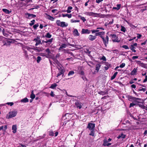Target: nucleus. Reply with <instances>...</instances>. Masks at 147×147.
I'll return each mask as SVG.
<instances>
[{"label": "nucleus", "instance_id": "1", "mask_svg": "<svg viewBox=\"0 0 147 147\" xmlns=\"http://www.w3.org/2000/svg\"><path fill=\"white\" fill-rule=\"evenodd\" d=\"M0 42H2L3 45L2 46H10L11 41H8L7 38L3 36H0Z\"/></svg>", "mask_w": 147, "mask_h": 147}, {"label": "nucleus", "instance_id": "2", "mask_svg": "<svg viewBox=\"0 0 147 147\" xmlns=\"http://www.w3.org/2000/svg\"><path fill=\"white\" fill-rule=\"evenodd\" d=\"M56 23L58 26L61 27H66L68 25V24L64 22H61L60 20H57L56 21Z\"/></svg>", "mask_w": 147, "mask_h": 147}, {"label": "nucleus", "instance_id": "3", "mask_svg": "<svg viewBox=\"0 0 147 147\" xmlns=\"http://www.w3.org/2000/svg\"><path fill=\"white\" fill-rule=\"evenodd\" d=\"M17 114V112L15 111H11L9 113V115H7L6 117L7 119H9L15 117Z\"/></svg>", "mask_w": 147, "mask_h": 147}, {"label": "nucleus", "instance_id": "4", "mask_svg": "<svg viewBox=\"0 0 147 147\" xmlns=\"http://www.w3.org/2000/svg\"><path fill=\"white\" fill-rule=\"evenodd\" d=\"M101 38L102 39L103 42L106 47H107V44L109 43V37L107 35L105 38L103 36H101Z\"/></svg>", "mask_w": 147, "mask_h": 147}, {"label": "nucleus", "instance_id": "5", "mask_svg": "<svg viewBox=\"0 0 147 147\" xmlns=\"http://www.w3.org/2000/svg\"><path fill=\"white\" fill-rule=\"evenodd\" d=\"M110 36L111 37L112 40L113 42H120V40L117 39L118 37L116 34H111Z\"/></svg>", "mask_w": 147, "mask_h": 147}, {"label": "nucleus", "instance_id": "6", "mask_svg": "<svg viewBox=\"0 0 147 147\" xmlns=\"http://www.w3.org/2000/svg\"><path fill=\"white\" fill-rule=\"evenodd\" d=\"M33 40L36 42L35 44V46H37L39 44H42V43L41 42L40 40V38L39 36H37L36 37L34 38Z\"/></svg>", "mask_w": 147, "mask_h": 147}, {"label": "nucleus", "instance_id": "7", "mask_svg": "<svg viewBox=\"0 0 147 147\" xmlns=\"http://www.w3.org/2000/svg\"><path fill=\"white\" fill-rule=\"evenodd\" d=\"M128 100L131 101H134L136 100H141V99L140 98H136L135 97H134L130 95H128Z\"/></svg>", "mask_w": 147, "mask_h": 147}, {"label": "nucleus", "instance_id": "8", "mask_svg": "<svg viewBox=\"0 0 147 147\" xmlns=\"http://www.w3.org/2000/svg\"><path fill=\"white\" fill-rule=\"evenodd\" d=\"M58 68L59 70V72L57 74V77H58L60 76L62 74H64L65 72V70L62 67L60 66H59V67H58Z\"/></svg>", "mask_w": 147, "mask_h": 147}, {"label": "nucleus", "instance_id": "9", "mask_svg": "<svg viewBox=\"0 0 147 147\" xmlns=\"http://www.w3.org/2000/svg\"><path fill=\"white\" fill-rule=\"evenodd\" d=\"M95 127V124L94 123H89L88 124L87 128H88L90 130L94 129Z\"/></svg>", "mask_w": 147, "mask_h": 147}, {"label": "nucleus", "instance_id": "10", "mask_svg": "<svg viewBox=\"0 0 147 147\" xmlns=\"http://www.w3.org/2000/svg\"><path fill=\"white\" fill-rule=\"evenodd\" d=\"M26 15L27 16L26 18L28 19H30L32 18H35L36 17V15L32 14L27 13Z\"/></svg>", "mask_w": 147, "mask_h": 147}, {"label": "nucleus", "instance_id": "11", "mask_svg": "<svg viewBox=\"0 0 147 147\" xmlns=\"http://www.w3.org/2000/svg\"><path fill=\"white\" fill-rule=\"evenodd\" d=\"M75 105L77 108L80 109L82 108L83 104L81 102L77 101L75 102Z\"/></svg>", "mask_w": 147, "mask_h": 147}, {"label": "nucleus", "instance_id": "12", "mask_svg": "<svg viewBox=\"0 0 147 147\" xmlns=\"http://www.w3.org/2000/svg\"><path fill=\"white\" fill-rule=\"evenodd\" d=\"M85 14L87 15V16H94L95 15H98V14L96 13H94L93 12H86L85 13Z\"/></svg>", "mask_w": 147, "mask_h": 147}, {"label": "nucleus", "instance_id": "13", "mask_svg": "<svg viewBox=\"0 0 147 147\" xmlns=\"http://www.w3.org/2000/svg\"><path fill=\"white\" fill-rule=\"evenodd\" d=\"M90 32V31L88 29H82L81 31V34H89Z\"/></svg>", "mask_w": 147, "mask_h": 147}, {"label": "nucleus", "instance_id": "14", "mask_svg": "<svg viewBox=\"0 0 147 147\" xmlns=\"http://www.w3.org/2000/svg\"><path fill=\"white\" fill-rule=\"evenodd\" d=\"M96 38V37L95 35L93 36L92 35H90L88 36L89 39L91 41H93Z\"/></svg>", "mask_w": 147, "mask_h": 147}, {"label": "nucleus", "instance_id": "15", "mask_svg": "<svg viewBox=\"0 0 147 147\" xmlns=\"http://www.w3.org/2000/svg\"><path fill=\"white\" fill-rule=\"evenodd\" d=\"M103 141V143L102 145L104 146H109L111 144V143H108L107 140L106 139H104Z\"/></svg>", "mask_w": 147, "mask_h": 147}, {"label": "nucleus", "instance_id": "16", "mask_svg": "<svg viewBox=\"0 0 147 147\" xmlns=\"http://www.w3.org/2000/svg\"><path fill=\"white\" fill-rule=\"evenodd\" d=\"M105 34L104 32H98L96 33L95 35H96V36H99L101 38V36H103L102 35H104Z\"/></svg>", "mask_w": 147, "mask_h": 147}, {"label": "nucleus", "instance_id": "17", "mask_svg": "<svg viewBox=\"0 0 147 147\" xmlns=\"http://www.w3.org/2000/svg\"><path fill=\"white\" fill-rule=\"evenodd\" d=\"M46 14L47 16V19L52 21H53L54 20L55 18H53V17L48 14L47 13H46Z\"/></svg>", "mask_w": 147, "mask_h": 147}, {"label": "nucleus", "instance_id": "18", "mask_svg": "<svg viewBox=\"0 0 147 147\" xmlns=\"http://www.w3.org/2000/svg\"><path fill=\"white\" fill-rule=\"evenodd\" d=\"M12 129L13 130L12 132L13 133H15L17 131V127L16 125H13L12 127Z\"/></svg>", "mask_w": 147, "mask_h": 147}, {"label": "nucleus", "instance_id": "19", "mask_svg": "<svg viewBox=\"0 0 147 147\" xmlns=\"http://www.w3.org/2000/svg\"><path fill=\"white\" fill-rule=\"evenodd\" d=\"M2 10L5 13L7 14H9L11 12V11H9L6 9H3Z\"/></svg>", "mask_w": 147, "mask_h": 147}, {"label": "nucleus", "instance_id": "20", "mask_svg": "<svg viewBox=\"0 0 147 147\" xmlns=\"http://www.w3.org/2000/svg\"><path fill=\"white\" fill-rule=\"evenodd\" d=\"M99 94L100 95H102L107 94L108 93L107 91H100L98 92Z\"/></svg>", "mask_w": 147, "mask_h": 147}, {"label": "nucleus", "instance_id": "21", "mask_svg": "<svg viewBox=\"0 0 147 147\" xmlns=\"http://www.w3.org/2000/svg\"><path fill=\"white\" fill-rule=\"evenodd\" d=\"M137 71V68H134L133 70L131 71L130 74L132 75H134L136 74V73Z\"/></svg>", "mask_w": 147, "mask_h": 147}, {"label": "nucleus", "instance_id": "22", "mask_svg": "<svg viewBox=\"0 0 147 147\" xmlns=\"http://www.w3.org/2000/svg\"><path fill=\"white\" fill-rule=\"evenodd\" d=\"M73 33L74 35L75 36H79L80 35L79 34L77 29H75L73 31Z\"/></svg>", "mask_w": 147, "mask_h": 147}, {"label": "nucleus", "instance_id": "23", "mask_svg": "<svg viewBox=\"0 0 147 147\" xmlns=\"http://www.w3.org/2000/svg\"><path fill=\"white\" fill-rule=\"evenodd\" d=\"M126 136V135L123 133H121L120 134H119L118 136L117 137V138H121L122 139H124L125 138Z\"/></svg>", "mask_w": 147, "mask_h": 147}, {"label": "nucleus", "instance_id": "24", "mask_svg": "<svg viewBox=\"0 0 147 147\" xmlns=\"http://www.w3.org/2000/svg\"><path fill=\"white\" fill-rule=\"evenodd\" d=\"M2 33L3 35L6 37H8L9 34L7 33V32L5 31L4 29H3L2 30Z\"/></svg>", "mask_w": 147, "mask_h": 147}, {"label": "nucleus", "instance_id": "25", "mask_svg": "<svg viewBox=\"0 0 147 147\" xmlns=\"http://www.w3.org/2000/svg\"><path fill=\"white\" fill-rule=\"evenodd\" d=\"M28 99L27 98H25L21 100V102H28Z\"/></svg>", "mask_w": 147, "mask_h": 147}, {"label": "nucleus", "instance_id": "26", "mask_svg": "<svg viewBox=\"0 0 147 147\" xmlns=\"http://www.w3.org/2000/svg\"><path fill=\"white\" fill-rule=\"evenodd\" d=\"M7 128V125H5L4 127L3 126L0 127V130H3L4 131H5Z\"/></svg>", "mask_w": 147, "mask_h": 147}, {"label": "nucleus", "instance_id": "27", "mask_svg": "<svg viewBox=\"0 0 147 147\" xmlns=\"http://www.w3.org/2000/svg\"><path fill=\"white\" fill-rule=\"evenodd\" d=\"M62 17H65L66 16L68 18H70L71 17V14H62Z\"/></svg>", "mask_w": 147, "mask_h": 147}, {"label": "nucleus", "instance_id": "28", "mask_svg": "<svg viewBox=\"0 0 147 147\" xmlns=\"http://www.w3.org/2000/svg\"><path fill=\"white\" fill-rule=\"evenodd\" d=\"M90 130H91V131L90 133L89 134V135L90 136H94L95 134L94 129H91Z\"/></svg>", "mask_w": 147, "mask_h": 147}, {"label": "nucleus", "instance_id": "29", "mask_svg": "<svg viewBox=\"0 0 147 147\" xmlns=\"http://www.w3.org/2000/svg\"><path fill=\"white\" fill-rule=\"evenodd\" d=\"M101 65L100 64H96V70L97 71V72H98L100 68V67Z\"/></svg>", "mask_w": 147, "mask_h": 147}, {"label": "nucleus", "instance_id": "30", "mask_svg": "<svg viewBox=\"0 0 147 147\" xmlns=\"http://www.w3.org/2000/svg\"><path fill=\"white\" fill-rule=\"evenodd\" d=\"M117 74H118L117 72H116L115 73H114V74L113 75L111 76V80H113L116 77Z\"/></svg>", "mask_w": 147, "mask_h": 147}, {"label": "nucleus", "instance_id": "31", "mask_svg": "<svg viewBox=\"0 0 147 147\" xmlns=\"http://www.w3.org/2000/svg\"><path fill=\"white\" fill-rule=\"evenodd\" d=\"M138 62L140 63V65L141 67L144 68L146 67V64H145L144 63H141V61H138Z\"/></svg>", "mask_w": 147, "mask_h": 147}, {"label": "nucleus", "instance_id": "32", "mask_svg": "<svg viewBox=\"0 0 147 147\" xmlns=\"http://www.w3.org/2000/svg\"><path fill=\"white\" fill-rule=\"evenodd\" d=\"M52 36V35L49 32L46 33L45 36V37L47 38H50Z\"/></svg>", "mask_w": 147, "mask_h": 147}, {"label": "nucleus", "instance_id": "33", "mask_svg": "<svg viewBox=\"0 0 147 147\" xmlns=\"http://www.w3.org/2000/svg\"><path fill=\"white\" fill-rule=\"evenodd\" d=\"M57 85L55 83H54L51 84V86L50 87V88L52 89H54L57 86Z\"/></svg>", "mask_w": 147, "mask_h": 147}, {"label": "nucleus", "instance_id": "34", "mask_svg": "<svg viewBox=\"0 0 147 147\" xmlns=\"http://www.w3.org/2000/svg\"><path fill=\"white\" fill-rule=\"evenodd\" d=\"M121 31H122L124 32H125L126 31V29L123 26H121Z\"/></svg>", "mask_w": 147, "mask_h": 147}, {"label": "nucleus", "instance_id": "35", "mask_svg": "<svg viewBox=\"0 0 147 147\" xmlns=\"http://www.w3.org/2000/svg\"><path fill=\"white\" fill-rule=\"evenodd\" d=\"M30 97L32 99H34L35 97V95L34 94L33 91L31 92V94L30 95Z\"/></svg>", "mask_w": 147, "mask_h": 147}, {"label": "nucleus", "instance_id": "36", "mask_svg": "<svg viewBox=\"0 0 147 147\" xmlns=\"http://www.w3.org/2000/svg\"><path fill=\"white\" fill-rule=\"evenodd\" d=\"M132 46L133 45L130 46V47H129L130 49L132 52L135 53L136 52V51L134 49V48H135L134 47H133Z\"/></svg>", "mask_w": 147, "mask_h": 147}, {"label": "nucleus", "instance_id": "37", "mask_svg": "<svg viewBox=\"0 0 147 147\" xmlns=\"http://www.w3.org/2000/svg\"><path fill=\"white\" fill-rule=\"evenodd\" d=\"M75 73L73 71H69L68 74V76H72Z\"/></svg>", "mask_w": 147, "mask_h": 147}, {"label": "nucleus", "instance_id": "38", "mask_svg": "<svg viewBox=\"0 0 147 147\" xmlns=\"http://www.w3.org/2000/svg\"><path fill=\"white\" fill-rule=\"evenodd\" d=\"M37 48V47L36 48L34 47L33 48V50L38 52H40L42 51V50L41 49H38L36 48Z\"/></svg>", "mask_w": 147, "mask_h": 147}, {"label": "nucleus", "instance_id": "39", "mask_svg": "<svg viewBox=\"0 0 147 147\" xmlns=\"http://www.w3.org/2000/svg\"><path fill=\"white\" fill-rule=\"evenodd\" d=\"M35 20H33L32 21H31V22L29 24V25L30 26H32L33 25L35 22Z\"/></svg>", "mask_w": 147, "mask_h": 147}, {"label": "nucleus", "instance_id": "40", "mask_svg": "<svg viewBox=\"0 0 147 147\" xmlns=\"http://www.w3.org/2000/svg\"><path fill=\"white\" fill-rule=\"evenodd\" d=\"M41 60V58L40 56H38L37 57L36 60L37 62L38 63H39Z\"/></svg>", "mask_w": 147, "mask_h": 147}, {"label": "nucleus", "instance_id": "41", "mask_svg": "<svg viewBox=\"0 0 147 147\" xmlns=\"http://www.w3.org/2000/svg\"><path fill=\"white\" fill-rule=\"evenodd\" d=\"M71 23L79 22H80V20H74V19H71Z\"/></svg>", "mask_w": 147, "mask_h": 147}, {"label": "nucleus", "instance_id": "42", "mask_svg": "<svg viewBox=\"0 0 147 147\" xmlns=\"http://www.w3.org/2000/svg\"><path fill=\"white\" fill-rule=\"evenodd\" d=\"M53 40V38H52L49 39L48 40V44L50 45V44L52 42Z\"/></svg>", "mask_w": 147, "mask_h": 147}, {"label": "nucleus", "instance_id": "43", "mask_svg": "<svg viewBox=\"0 0 147 147\" xmlns=\"http://www.w3.org/2000/svg\"><path fill=\"white\" fill-rule=\"evenodd\" d=\"M79 17H80V19L83 21L84 22L86 20V19H85L84 17H82L80 16H79Z\"/></svg>", "mask_w": 147, "mask_h": 147}, {"label": "nucleus", "instance_id": "44", "mask_svg": "<svg viewBox=\"0 0 147 147\" xmlns=\"http://www.w3.org/2000/svg\"><path fill=\"white\" fill-rule=\"evenodd\" d=\"M39 24L38 23L35 24L33 26V28H34V30H36V29L37 28Z\"/></svg>", "mask_w": 147, "mask_h": 147}, {"label": "nucleus", "instance_id": "45", "mask_svg": "<svg viewBox=\"0 0 147 147\" xmlns=\"http://www.w3.org/2000/svg\"><path fill=\"white\" fill-rule=\"evenodd\" d=\"M92 34L96 32H98L99 31L98 30H91Z\"/></svg>", "mask_w": 147, "mask_h": 147}, {"label": "nucleus", "instance_id": "46", "mask_svg": "<svg viewBox=\"0 0 147 147\" xmlns=\"http://www.w3.org/2000/svg\"><path fill=\"white\" fill-rule=\"evenodd\" d=\"M45 51L47 53L48 55H49L50 53H51V52L50 51V50L49 49L47 48L45 50Z\"/></svg>", "mask_w": 147, "mask_h": 147}, {"label": "nucleus", "instance_id": "47", "mask_svg": "<svg viewBox=\"0 0 147 147\" xmlns=\"http://www.w3.org/2000/svg\"><path fill=\"white\" fill-rule=\"evenodd\" d=\"M49 134L50 136H53L54 134L53 131H50L49 132Z\"/></svg>", "mask_w": 147, "mask_h": 147}, {"label": "nucleus", "instance_id": "48", "mask_svg": "<svg viewBox=\"0 0 147 147\" xmlns=\"http://www.w3.org/2000/svg\"><path fill=\"white\" fill-rule=\"evenodd\" d=\"M136 105V104L134 103L133 102H132L130 104V105L129 106V107L131 108L132 107H133L135 105Z\"/></svg>", "mask_w": 147, "mask_h": 147}, {"label": "nucleus", "instance_id": "49", "mask_svg": "<svg viewBox=\"0 0 147 147\" xmlns=\"http://www.w3.org/2000/svg\"><path fill=\"white\" fill-rule=\"evenodd\" d=\"M138 105L142 109H145L146 107L143 105L138 104Z\"/></svg>", "mask_w": 147, "mask_h": 147}, {"label": "nucleus", "instance_id": "50", "mask_svg": "<svg viewBox=\"0 0 147 147\" xmlns=\"http://www.w3.org/2000/svg\"><path fill=\"white\" fill-rule=\"evenodd\" d=\"M122 47L123 48H124L126 49H129V48L128 47V46L127 45H123Z\"/></svg>", "mask_w": 147, "mask_h": 147}, {"label": "nucleus", "instance_id": "51", "mask_svg": "<svg viewBox=\"0 0 147 147\" xmlns=\"http://www.w3.org/2000/svg\"><path fill=\"white\" fill-rule=\"evenodd\" d=\"M125 63H123L121 64L119 66V67L121 68H123L125 66Z\"/></svg>", "mask_w": 147, "mask_h": 147}, {"label": "nucleus", "instance_id": "52", "mask_svg": "<svg viewBox=\"0 0 147 147\" xmlns=\"http://www.w3.org/2000/svg\"><path fill=\"white\" fill-rule=\"evenodd\" d=\"M137 38L138 39L140 38L142 36V35L141 34H138V33L137 34Z\"/></svg>", "mask_w": 147, "mask_h": 147}, {"label": "nucleus", "instance_id": "53", "mask_svg": "<svg viewBox=\"0 0 147 147\" xmlns=\"http://www.w3.org/2000/svg\"><path fill=\"white\" fill-rule=\"evenodd\" d=\"M138 91H143V92H145L146 90V88H142V89H140L138 90Z\"/></svg>", "mask_w": 147, "mask_h": 147}, {"label": "nucleus", "instance_id": "54", "mask_svg": "<svg viewBox=\"0 0 147 147\" xmlns=\"http://www.w3.org/2000/svg\"><path fill=\"white\" fill-rule=\"evenodd\" d=\"M66 46L67 45L65 44H62L61 46L63 48H65L66 47Z\"/></svg>", "mask_w": 147, "mask_h": 147}, {"label": "nucleus", "instance_id": "55", "mask_svg": "<svg viewBox=\"0 0 147 147\" xmlns=\"http://www.w3.org/2000/svg\"><path fill=\"white\" fill-rule=\"evenodd\" d=\"M7 104L11 106L13 105V102H8L7 103Z\"/></svg>", "mask_w": 147, "mask_h": 147}, {"label": "nucleus", "instance_id": "56", "mask_svg": "<svg viewBox=\"0 0 147 147\" xmlns=\"http://www.w3.org/2000/svg\"><path fill=\"white\" fill-rule=\"evenodd\" d=\"M27 48L28 50L30 52L32 51V50H33V48H31L29 47H28Z\"/></svg>", "mask_w": 147, "mask_h": 147}, {"label": "nucleus", "instance_id": "57", "mask_svg": "<svg viewBox=\"0 0 147 147\" xmlns=\"http://www.w3.org/2000/svg\"><path fill=\"white\" fill-rule=\"evenodd\" d=\"M86 52L90 54L91 52L89 51V49H86Z\"/></svg>", "mask_w": 147, "mask_h": 147}, {"label": "nucleus", "instance_id": "58", "mask_svg": "<svg viewBox=\"0 0 147 147\" xmlns=\"http://www.w3.org/2000/svg\"><path fill=\"white\" fill-rule=\"evenodd\" d=\"M145 78V79L143 82V83L146 82L147 81V76H146Z\"/></svg>", "mask_w": 147, "mask_h": 147}, {"label": "nucleus", "instance_id": "59", "mask_svg": "<svg viewBox=\"0 0 147 147\" xmlns=\"http://www.w3.org/2000/svg\"><path fill=\"white\" fill-rule=\"evenodd\" d=\"M147 42V40H146L144 42L142 43L141 45H145L146 44Z\"/></svg>", "mask_w": 147, "mask_h": 147}, {"label": "nucleus", "instance_id": "60", "mask_svg": "<svg viewBox=\"0 0 147 147\" xmlns=\"http://www.w3.org/2000/svg\"><path fill=\"white\" fill-rule=\"evenodd\" d=\"M117 7L118 10L120 8L121 5L120 4H117Z\"/></svg>", "mask_w": 147, "mask_h": 147}, {"label": "nucleus", "instance_id": "61", "mask_svg": "<svg viewBox=\"0 0 147 147\" xmlns=\"http://www.w3.org/2000/svg\"><path fill=\"white\" fill-rule=\"evenodd\" d=\"M130 27H131L132 28H136L137 27V26H135L134 25L130 24Z\"/></svg>", "mask_w": 147, "mask_h": 147}, {"label": "nucleus", "instance_id": "62", "mask_svg": "<svg viewBox=\"0 0 147 147\" xmlns=\"http://www.w3.org/2000/svg\"><path fill=\"white\" fill-rule=\"evenodd\" d=\"M101 59L103 60L104 61H106V60L105 57L104 56L102 57Z\"/></svg>", "mask_w": 147, "mask_h": 147}, {"label": "nucleus", "instance_id": "63", "mask_svg": "<svg viewBox=\"0 0 147 147\" xmlns=\"http://www.w3.org/2000/svg\"><path fill=\"white\" fill-rule=\"evenodd\" d=\"M138 56H134L132 57V59L134 60L135 59L138 58Z\"/></svg>", "mask_w": 147, "mask_h": 147}, {"label": "nucleus", "instance_id": "64", "mask_svg": "<svg viewBox=\"0 0 147 147\" xmlns=\"http://www.w3.org/2000/svg\"><path fill=\"white\" fill-rule=\"evenodd\" d=\"M131 87L133 88H136V86L135 85L133 84L131 86Z\"/></svg>", "mask_w": 147, "mask_h": 147}]
</instances>
